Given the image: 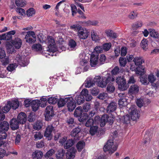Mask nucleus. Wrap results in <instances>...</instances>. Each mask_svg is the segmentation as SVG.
I'll return each mask as SVG.
<instances>
[{
    "instance_id": "obj_54",
    "label": "nucleus",
    "mask_w": 159,
    "mask_h": 159,
    "mask_svg": "<svg viewBox=\"0 0 159 159\" xmlns=\"http://www.w3.org/2000/svg\"><path fill=\"white\" fill-rule=\"evenodd\" d=\"M112 84H111L109 85H108L107 89L108 93H111L115 91V88L114 86L112 85Z\"/></svg>"
},
{
    "instance_id": "obj_5",
    "label": "nucleus",
    "mask_w": 159,
    "mask_h": 159,
    "mask_svg": "<svg viewBox=\"0 0 159 159\" xmlns=\"http://www.w3.org/2000/svg\"><path fill=\"white\" fill-rule=\"evenodd\" d=\"M47 43L48 44V49L47 50L49 52L54 53L57 50L55 47V42L53 38L51 36H48L46 40Z\"/></svg>"
},
{
    "instance_id": "obj_12",
    "label": "nucleus",
    "mask_w": 159,
    "mask_h": 159,
    "mask_svg": "<svg viewBox=\"0 0 159 159\" xmlns=\"http://www.w3.org/2000/svg\"><path fill=\"white\" fill-rule=\"evenodd\" d=\"M77 150L74 147H72L68 150L66 153V158L67 159H73L75 156Z\"/></svg>"
},
{
    "instance_id": "obj_52",
    "label": "nucleus",
    "mask_w": 159,
    "mask_h": 159,
    "mask_svg": "<svg viewBox=\"0 0 159 159\" xmlns=\"http://www.w3.org/2000/svg\"><path fill=\"white\" fill-rule=\"evenodd\" d=\"M120 72L118 66H116L111 71V75L113 76V75H117Z\"/></svg>"
},
{
    "instance_id": "obj_26",
    "label": "nucleus",
    "mask_w": 159,
    "mask_h": 159,
    "mask_svg": "<svg viewBox=\"0 0 159 159\" xmlns=\"http://www.w3.org/2000/svg\"><path fill=\"white\" fill-rule=\"evenodd\" d=\"M95 77L93 80L91 78H88L85 81V87L86 88H90L91 86L95 84V83H97L96 81Z\"/></svg>"
},
{
    "instance_id": "obj_32",
    "label": "nucleus",
    "mask_w": 159,
    "mask_h": 159,
    "mask_svg": "<svg viewBox=\"0 0 159 159\" xmlns=\"http://www.w3.org/2000/svg\"><path fill=\"white\" fill-rule=\"evenodd\" d=\"M83 109L81 107H79L75 110L74 112V116L75 117H79L83 113Z\"/></svg>"
},
{
    "instance_id": "obj_49",
    "label": "nucleus",
    "mask_w": 159,
    "mask_h": 159,
    "mask_svg": "<svg viewBox=\"0 0 159 159\" xmlns=\"http://www.w3.org/2000/svg\"><path fill=\"white\" fill-rule=\"evenodd\" d=\"M16 67L15 64H10L7 67V69L9 71H12L14 70Z\"/></svg>"
},
{
    "instance_id": "obj_29",
    "label": "nucleus",
    "mask_w": 159,
    "mask_h": 159,
    "mask_svg": "<svg viewBox=\"0 0 159 159\" xmlns=\"http://www.w3.org/2000/svg\"><path fill=\"white\" fill-rule=\"evenodd\" d=\"M65 150L64 149H59L57 152L56 157L57 159H63L65 155Z\"/></svg>"
},
{
    "instance_id": "obj_37",
    "label": "nucleus",
    "mask_w": 159,
    "mask_h": 159,
    "mask_svg": "<svg viewBox=\"0 0 159 159\" xmlns=\"http://www.w3.org/2000/svg\"><path fill=\"white\" fill-rule=\"evenodd\" d=\"M32 49L33 50L37 52L42 50V46L40 44L35 43L32 45Z\"/></svg>"
},
{
    "instance_id": "obj_60",
    "label": "nucleus",
    "mask_w": 159,
    "mask_h": 159,
    "mask_svg": "<svg viewBox=\"0 0 159 159\" xmlns=\"http://www.w3.org/2000/svg\"><path fill=\"white\" fill-rule=\"evenodd\" d=\"M127 49L126 47H122L121 49L120 55L122 56H124L126 55L127 53Z\"/></svg>"
},
{
    "instance_id": "obj_7",
    "label": "nucleus",
    "mask_w": 159,
    "mask_h": 159,
    "mask_svg": "<svg viewBox=\"0 0 159 159\" xmlns=\"http://www.w3.org/2000/svg\"><path fill=\"white\" fill-rule=\"evenodd\" d=\"M25 39L26 40V42L29 44L35 43L36 40V38L34 32L33 31L27 32Z\"/></svg>"
},
{
    "instance_id": "obj_64",
    "label": "nucleus",
    "mask_w": 159,
    "mask_h": 159,
    "mask_svg": "<svg viewBox=\"0 0 159 159\" xmlns=\"http://www.w3.org/2000/svg\"><path fill=\"white\" fill-rule=\"evenodd\" d=\"M90 108V104L89 103H85L83 106V109L85 112L88 111Z\"/></svg>"
},
{
    "instance_id": "obj_42",
    "label": "nucleus",
    "mask_w": 159,
    "mask_h": 159,
    "mask_svg": "<svg viewBox=\"0 0 159 159\" xmlns=\"http://www.w3.org/2000/svg\"><path fill=\"white\" fill-rule=\"evenodd\" d=\"M55 152V151L53 149H51L44 155V157L45 158L48 159L50 157L52 156L54 153Z\"/></svg>"
},
{
    "instance_id": "obj_21",
    "label": "nucleus",
    "mask_w": 159,
    "mask_h": 159,
    "mask_svg": "<svg viewBox=\"0 0 159 159\" xmlns=\"http://www.w3.org/2000/svg\"><path fill=\"white\" fill-rule=\"evenodd\" d=\"M139 91V87L136 84H132L129 89V92L133 94H136Z\"/></svg>"
},
{
    "instance_id": "obj_1",
    "label": "nucleus",
    "mask_w": 159,
    "mask_h": 159,
    "mask_svg": "<svg viewBox=\"0 0 159 159\" xmlns=\"http://www.w3.org/2000/svg\"><path fill=\"white\" fill-rule=\"evenodd\" d=\"M95 80L98 86L103 88L105 87L107 85L113 84L112 82L115 81V77L109 73L102 78L100 76H96Z\"/></svg>"
},
{
    "instance_id": "obj_59",
    "label": "nucleus",
    "mask_w": 159,
    "mask_h": 159,
    "mask_svg": "<svg viewBox=\"0 0 159 159\" xmlns=\"http://www.w3.org/2000/svg\"><path fill=\"white\" fill-rule=\"evenodd\" d=\"M106 59L105 56L104 54H101L100 57L99 59V65L103 64L104 63Z\"/></svg>"
},
{
    "instance_id": "obj_22",
    "label": "nucleus",
    "mask_w": 159,
    "mask_h": 159,
    "mask_svg": "<svg viewBox=\"0 0 159 159\" xmlns=\"http://www.w3.org/2000/svg\"><path fill=\"white\" fill-rule=\"evenodd\" d=\"M39 102L38 100H34L31 102V106L33 111H36L38 109L40 106Z\"/></svg>"
},
{
    "instance_id": "obj_33",
    "label": "nucleus",
    "mask_w": 159,
    "mask_h": 159,
    "mask_svg": "<svg viewBox=\"0 0 159 159\" xmlns=\"http://www.w3.org/2000/svg\"><path fill=\"white\" fill-rule=\"evenodd\" d=\"M43 126V123L41 121L38 120L33 125V129L35 130H39L41 129Z\"/></svg>"
},
{
    "instance_id": "obj_46",
    "label": "nucleus",
    "mask_w": 159,
    "mask_h": 159,
    "mask_svg": "<svg viewBox=\"0 0 159 159\" xmlns=\"http://www.w3.org/2000/svg\"><path fill=\"white\" fill-rule=\"evenodd\" d=\"M98 129L97 126H94L90 127L89 132L92 135H94L97 133Z\"/></svg>"
},
{
    "instance_id": "obj_24",
    "label": "nucleus",
    "mask_w": 159,
    "mask_h": 159,
    "mask_svg": "<svg viewBox=\"0 0 159 159\" xmlns=\"http://www.w3.org/2000/svg\"><path fill=\"white\" fill-rule=\"evenodd\" d=\"M11 101H8L7 103L5 105V106L2 107V109H1V111L3 114L4 113H7L11 108ZM0 109L1 107H0Z\"/></svg>"
},
{
    "instance_id": "obj_50",
    "label": "nucleus",
    "mask_w": 159,
    "mask_h": 159,
    "mask_svg": "<svg viewBox=\"0 0 159 159\" xmlns=\"http://www.w3.org/2000/svg\"><path fill=\"white\" fill-rule=\"evenodd\" d=\"M150 35L154 38L157 39L159 37V34L156 31L153 30L150 32Z\"/></svg>"
},
{
    "instance_id": "obj_17",
    "label": "nucleus",
    "mask_w": 159,
    "mask_h": 159,
    "mask_svg": "<svg viewBox=\"0 0 159 159\" xmlns=\"http://www.w3.org/2000/svg\"><path fill=\"white\" fill-rule=\"evenodd\" d=\"M98 55H95L93 53L91 56L90 60V64L92 67H94L98 63Z\"/></svg>"
},
{
    "instance_id": "obj_27",
    "label": "nucleus",
    "mask_w": 159,
    "mask_h": 159,
    "mask_svg": "<svg viewBox=\"0 0 159 159\" xmlns=\"http://www.w3.org/2000/svg\"><path fill=\"white\" fill-rule=\"evenodd\" d=\"M75 140L74 139H69L67 140L66 142L64 144V148L67 149L72 147L75 143Z\"/></svg>"
},
{
    "instance_id": "obj_30",
    "label": "nucleus",
    "mask_w": 159,
    "mask_h": 159,
    "mask_svg": "<svg viewBox=\"0 0 159 159\" xmlns=\"http://www.w3.org/2000/svg\"><path fill=\"white\" fill-rule=\"evenodd\" d=\"M85 143L83 141H80L76 144V147L79 152H81L84 148Z\"/></svg>"
},
{
    "instance_id": "obj_55",
    "label": "nucleus",
    "mask_w": 159,
    "mask_h": 159,
    "mask_svg": "<svg viewBox=\"0 0 159 159\" xmlns=\"http://www.w3.org/2000/svg\"><path fill=\"white\" fill-rule=\"evenodd\" d=\"M2 59L1 62L3 66H6L9 63V59L8 57L6 58L5 57L4 58Z\"/></svg>"
},
{
    "instance_id": "obj_8",
    "label": "nucleus",
    "mask_w": 159,
    "mask_h": 159,
    "mask_svg": "<svg viewBox=\"0 0 159 159\" xmlns=\"http://www.w3.org/2000/svg\"><path fill=\"white\" fill-rule=\"evenodd\" d=\"M114 143L112 140H109L106 144L105 145L103 148V150L104 152L109 151L110 153H112L114 152L117 149V147L116 146H113Z\"/></svg>"
},
{
    "instance_id": "obj_19",
    "label": "nucleus",
    "mask_w": 159,
    "mask_h": 159,
    "mask_svg": "<svg viewBox=\"0 0 159 159\" xmlns=\"http://www.w3.org/2000/svg\"><path fill=\"white\" fill-rule=\"evenodd\" d=\"M116 103L114 102H111L107 107V111L110 113L113 112L116 110Z\"/></svg>"
},
{
    "instance_id": "obj_6",
    "label": "nucleus",
    "mask_w": 159,
    "mask_h": 159,
    "mask_svg": "<svg viewBox=\"0 0 159 159\" xmlns=\"http://www.w3.org/2000/svg\"><path fill=\"white\" fill-rule=\"evenodd\" d=\"M116 81L118 85V88L121 91H124L127 89L125 79L123 76L118 77L116 79Z\"/></svg>"
},
{
    "instance_id": "obj_15",
    "label": "nucleus",
    "mask_w": 159,
    "mask_h": 159,
    "mask_svg": "<svg viewBox=\"0 0 159 159\" xmlns=\"http://www.w3.org/2000/svg\"><path fill=\"white\" fill-rule=\"evenodd\" d=\"M12 45L16 49H19L22 45V41L21 39L18 38H15L11 40Z\"/></svg>"
},
{
    "instance_id": "obj_57",
    "label": "nucleus",
    "mask_w": 159,
    "mask_h": 159,
    "mask_svg": "<svg viewBox=\"0 0 159 159\" xmlns=\"http://www.w3.org/2000/svg\"><path fill=\"white\" fill-rule=\"evenodd\" d=\"M126 99L125 98H120L118 101V104L120 106H125L126 105Z\"/></svg>"
},
{
    "instance_id": "obj_34",
    "label": "nucleus",
    "mask_w": 159,
    "mask_h": 159,
    "mask_svg": "<svg viewBox=\"0 0 159 159\" xmlns=\"http://www.w3.org/2000/svg\"><path fill=\"white\" fill-rule=\"evenodd\" d=\"M88 114L86 112H84L79 117L78 120L80 122H83L86 121L88 119Z\"/></svg>"
},
{
    "instance_id": "obj_47",
    "label": "nucleus",
    "mask_w": 159,
    "mask_h": 159,
    "mask_svg": "<svg viewBox=\"0 0 159 159\" xmlns=\"http://www.w3.org/2000/svg\"><path fill=\"white\" fill-rule=\"evenodd\" d=\"M35 11L33 8H30L26 11L27 16L28 17L32 16L33 15L35 14Z\"/></svg>"
},
{
    "instance_id": "obj_56",
    "label": "nucleus",
    "mask_w": 159,
    "mask_h": 159,
    "mask_svg": "<svg viewBox=\"0 0 159 159\" xmlns=\"http://www.w3.org/2000/svg\"><path fill=\"white\" fill-rule=\"evenodd\" d=\"M123 120L125 124H128L130 123V117L128 115H126L123 116Z\"/></svg>"
},
{
    "instance_id": "obj_58",
    "label": "nucleus",
    "mask_w": 159,
    "mask_h": 159,
    "mask_svg": "<svg viewBox=\"0 0 159 159\" xmlns=\"http://www.w3.org/2000/svg\"><path fill=\"white\" fill-rule=\"evenodd\" d=\"M43 137V135L40 132H36L34 135L35 140H39Z\"/></svg>"
},
{
    "instance_id": "obj_11",
    "label": "nucleus",
    "mask_w": 159,
    "mask_h": 159,
    "mask_svg": "<svg viewBox=\"0 0 159 159\" xmlns=\"http://www.w3.org/2000/svg\"><path fill=\"white\" fill-rule=\"evenodd\" d=\"M81 127L79 126L73 129L71 132V135L72 137H74V139H75L78 140L80 139L81 135Z\"/></svg>"
},
{
    "instance_id": "obj_18",
    "label": "nucleus",
    "mask_w": 159,
    "mask_h": 159,
    "mask_svg": "<svg viewBox=\"0 0 159 159\" xmlns=\"http://www.w3.org/2000/svg\"><path fill=\"white\" fill-rule=\"evenodd\" d=\"M10 123L11 127L12 130H15L18 128L20 123L16 119L13 118L11 120Z\"/></svg>"
},
{
    "instance_id": "obj_41",
    "label": "nucleus",
    "mask_w": 159,
    "mask_h": 159,
    "mask_svg": "<svg viewBox=\"0 0 159 159\" xmlns=\"http://www.w3.org/2000/svg\"><path fill=\"white\" fill-rule=\"evenodd\" d=\"M148 40L145 39H143L142 40L141 43V47L143 49L146 50L147 49V46L148 45Z\"/></svg>"
},
{
    "instance_id": "obj_28",
    "label": "nucleus",
    "mask_w": 159,
    "mask_h": 159,
    "mask_svg": "<svg viewBox=\"0 0 159 159\" xmlns=\"http://www.w3.org/2000/svg\"><path fill=\"white\" fill-rule=\"evenodd\" d=\"M133 61L136 66H142V63L144 62V60L141 57H135L133 60Z\"/></svg>"
},
{
    "instance_id": "obj_16",
    "label": "nucleus",
    "mask_w": 159,
    "mask_h": 159,
    "mask_svg": "<svg viewBox=\"0 0 159 159\" xmlns=\"http://www.w3.org/2000/svg\"><path fill=\"white\" fill-rule=\"evenodd\" d=\"M17 120L20 124L25 123L27 120V116L25 113L24 112H21L18 115Z\"/></svg>"
},
{
    "instance_id": "obj_43",
    "label": "nucleus",
    "mask_w": 159,
    "mask_h": 159,
    "mask_svg": "<svg viewBox=\"0 0 159 159\" xmlns=\"http://www.w3.org/2000/svg\"><path fill=\"white\" fill-rule=\"evenodd\" d=\"M119 62L121 67H125L127 63V59L125 57H120Z\"/></svg>"
},
{
    "instance_id": "obj_10",
    "label": "nucleus",
    "mask_w": 159,
    "mask_h": 159,
    "mask_svg": "<svg viewBox=\"0 0 159 159\" xmlns=\"http://www.w3.org/2000/svg\"><path fill=\"white\" fill-rule=\"evenodd\" d=\"M66 99L68 109L69 111H72L76 107V102L72 97H68Z\"/></svg>"
},
{
    "instance_id": "obj_2",
    "label": "nucleus",
    "mask_w": 159,
    "mask_h": 159,
    "mask_svg": "<svg viewBox=\"0 0 159 159\" xmlns=\"http://www.w3.org/2000/svg\"><path fill=\"white\" fill-rule=\"evenodd\" d=\"M93 120L95 124L100 123V126L102 127L105 125L106 123L111 125L113 122L114 119L112 117L109 116L108 115L104 114L102 116L101 118L99 116H96Z\"/></svg>"
},
{
    "instance_id": "obj_9",
    "label": "nucleus",
    "mask_w": 159,
    "mask_h": 159,
    "mask_svg": "<svg viewBox=\"0 0 159 159\" xmlns=\"http://www.w3.org/2000/svg\"><path fill=\"white\" fill-rule=\"evenodd\" d=\"M53 107L52 106H47L46 108L45 117L46 120H51L54 115Z\"/></svg>"
},
{
    "instance_id": "obj_51",
    "label": "nucleus",
    "mask_w": 159,
    "mask_h": 159,
    "mask_svg": "<svg viewBox=\"0 0 159 159\" xmlns=\"http://www.w3.org/2000/svg\"><path fill=\"white\" fill-rule=\"evenodd\" d=\"M140 81L144 85H147L148 84V83L147 81L148 79L146 76H142V75L140 77Z\"/></svg>"
},
{
    "instance_id": "obj_35",
    "label": "nucleus",
    "mask_w": 159,
    "mask_h": 159,
    "mask_svg": "<svg viewBox=\"0 0 159 159\" xmlns=\"http://www.w3.org/2000/svg\"><path fill=\"white\" fill-rule=\"evenodd\" d=\"M66 98H68V97L65 98V99L60 98V99H58V101L57 102V105L59 107H61L64 106L66 103Z\"/></svg>"
},
{
    "instance_id": "obj_23",
    "label": "nucleus",
    "mask_w": 159,
    "mask_h": 159,
    "mask_svg": "<svg viewBox=\"0 0 159 159\" xmlns=\"http://www.w3.org/2000/svg\"><path fill=\"white\" fill-rule=\"evenodd\" d=\"M135 72L136 74L139 75H143L145 72L144 66H138L135 68Z\"/></svg>"
},
{
    "instance_id": "obj_48",
    "label": "nucleus",
    "mask_w": 159,
    "mask_h": 159,
    "mask_svg": "<svg viewBox=\"0 0 159 159\" xmlns=\"http://www.w3.org/2000/svg\"><path fill=\"white\" fill-rule=\"evenodd\" d=\"M94 124V123L93 119L89 118L85 124V125L87 127H92V126Z\"/></svg>"
},
{
    "instance_id": "obj_40",
    "label": "nucleus",
    "mask_w": 159,
    "mask_h": 159,
    "mask_svg": "<svg viewBox=\"0 0 159 159\" xmlns=\"http://www.w3.org/2000/svg\"><path fill=\"white\" fill-rule=\"evenodd\" d=\"M25 0H16L15 4L18 7H23L26 5Z\"/></svg>"
},
{
    "instance_id": "obj_62",
    "label": "nucleus",
    "mask_w": 159,
    "mask_h": 159,
    "mask_svg": "<svg viewBox=\"0 0 159 159\" xmlns=\"http://www.w3.org/2000/svg\"><path fill=\"white\" fill-rule=\"evenodd\" d=\"M71 8L72 13V15L73 16H74V14H75L77 13V10L76 7L75 5L72 4L71 5Z\"/></svg>"
},
{
    "instance_id": "obj_31",
    "label": "nucleus",
    "mask_w": 159,
    "mask_h": 159,
    "mask_svg": "<svg viewBox=\"0 0 159 159\" xmlns=\"http://www.w3.org/2000/svg\"><path fill=\"white\" fill-rule=\"evenodd\" d=\"M11 107L13 110H15L19 107V103L18 99H15L11 101Z\"/></svg>"
},
{
    "instance_id": "obj_45",
    "label": "nucleus",
    "mask_w": 159,
    "mask_h": 159,
    "mask_svg": "<svg viewBox=\"0 0 159 159\" xmlns=\"http://www.w3.org/2000/svg\"><path fill=\"white\" fill-rule=\"evenodd\" d=\"M98 109V107L95 105L93 110L89 112L88 115L89 117H91L93 116L95 114L97 113Z\"/></svg>"
},
{
    "instance_id": "obj_20",
    "label": "nucleus",
    "mask_w": 159,
    "mask_h": 159,
    "mask_svg": "<svg viewBox=\"0 0 159 159\" xmlns=\"http://www.w3.org/2000/svg\"><path fill=\"white\" fill-rule=\"evenodd\" d=\"M43 156V152L39 150H36L32 154L33 159H42Z\"/></svg>"
},
{
    "instance_id": "obj_38",
    "label": "nucleus",
    "mask_w": 159,
    "mask_h": 159,
    "mask_svg": "<svg viewBox=\"0 0 159 159\" xmlns=\"http://www.w3.org/2000/svg\"><path fill=\"white\" fill-rule=\"evenodd\" d=\"M107 36L112 38L113 39L116 38L117 35L116 33L113 32L112 30H108L105 32Z\"/></svg>"
},
{
    "instance_id": "obj_36",
    "label": "nucleus",
    "mask_w": 159,
    "mask_h": 159,
    "mask_svg": "<svg viewBox=\"0 0 159 159\" xmlns=\"http://www.w3.org/2000/svg\"><path fill=\"white\" fill-rule=\"evenodd\" d=\"M91 36L92 40L94 41L95 42H98L100 40L99 36L94 31H91Z\"/></svg>"
},
{
    "instance_id": "obj_14",
    "label": "nucleus",
    "mask_w": 159,
    "mask_h": 159,
    "mask_svg": "<svg viewBox=\"0 0 159 159\" xmlns=\"http://www.w3.org/2000/svg\"><path fill=\"white\" fill-rule=\"evenodd\" d=\"M54 130V127H53L52 125H48L44 133V136L48 138V139H50L52 136V132Z\"/></svg>"
},
{
    "instance_id": "obj_61",
    "label": "nucleus",
    "mask_w": 159,
    "mask_h": 159,
    "mask_svg": "<svg viewBox=\"0 0 159 159\" xmlns=\"http://www.w3.org/2000/svg\"><path fill=\"white\" fill-rule=\"evenodd\" d=\"M137 13L136 11H133L131 12L129 15V18L131 19H133L137 17Z\"/></svg>"
},
{
    "instance_id": "obj_53",
    "label": "nucleus",
    "mask_w": 159,
    "mask_h": 159,
    "mask_svg": "<svg viewBox=\"0 0 159 159\" xmlns=\"http://www.w3.org/2000/svg\"><path fill=\"white\" fill-rule=\"evenodd\" d=\"M111 47V43H105L102 45V48L104 50L106 51H108Z\"/></svg>"
},
{
    "instance_id": "obj_44",
    "label": "nucleus",
    "mask_w": 159,
    "mask_h": 159,
    "mask_svg": "<svg viewBox=\"0 0 159 159\" xmlns=\"http://www.w3.org/2000/svg\"><path fill=\"white\" fill-rule=\"evenodd\" d=\"M103 51L102 47L100 46H97L94 49L93 53H95V55H98V54L101 53Z\"/></svg>"
},
{
    "instance_id": "obj_25",
    "label": "nucleus",
    "mask_w": 159,
    "mask_h": 159,
    "mask_svg": "<svg viewBox=\"0 0 159 159\" xmlns=\"http://www.w3.org/2000/svg\"><path fill=\"white\" fill-rule=\"evenodd\" d=\"M131 119L133 121L139 118V114L138 111L136 109H134L131 110L130 113Z\"/></svg>"
},
{
    "instance_id": "obj_39",
    "label": "nucleus",
    "mask_w": 159,
    "mask_h": 159,
    "mask_svg": "<svg viewBox=\"0 0 159 159\" xmlns=\"http://www.w3.org/2000/svg\"><path fill=\"white\" fill-rule=\"evenodd\" d=\"M58 98L56 97L49 98L48 99V102L50 104H54L57 103Z\"/></svg>"
},
{
    "instance_id": "obj_4",
    "label": "nucleus",
    "mask_w": 159,
    "mask_h": 159,
    "mask_svg": "<svg viewBox=\"0 0 159 159\" xmlns=\"http://www.w3.org/2000/svg\"><path fill=\"white\" fill-rule=\"evenodd\" d=\"M70 28L74 31H77V34L80 39H85L87 38L89 33L87 30L82 28L79 24H75L71 25Z\"/></svg>"
},
{
    "instance_id": "obj_63",
    "label": "nucleus",
    "mask_w": 159,
    "mask_h": 159,
    "mask_svg": "<svg viewBox=\"0 0 159 159\" xmlns=\"http://www.w3.org/2000/svg\"><path fill=\"white\" fill-rule=\"evenodd\" d=\"M16 11L21 16L24 15L25 13V11L23 9L20 7H17Z\"/></svg>"
},
{
    "instance_id": "obj_13",
    "label": "nucleus",
    "mask_w": 159,
    "mask_h": 159,
    "mask_svg": "<svg viewBox=\"0 0 159 159\" xmlns=\"http://www.w3.org/2000/svg\"><path fill=\"white\" fill-rule=\"evenodd\" d=\"M148 81L152 83V87L154 89L157 91L159 87V82H157L156 83H153L155 80L156 78L152 74H150L148 75Z\"/></svg>"
},
{
    "instance_id": "obj_3",
    "label": "nucleus",
    "mask_w": 159,
    "mask_h": 159,
    "mask_svg": "<svg viewBox=\"0 0 159 159\" xmlns=\"http://www.w3.org/2000/svg\"><path fill=\"white\" fill-rule=\"evenodd\" d=\"M92 98V97L89 94L88 90L84 89L82 90L80 94L75 97V99L77 104L80 105L84 102L85 99L86 101H89Z\"/></svg>"
}]
</instances>
